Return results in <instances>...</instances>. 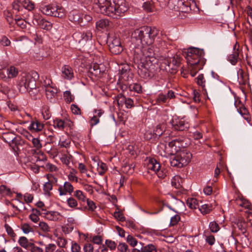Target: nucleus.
Listing matches in <instances>:
<instances>
[{"label": "nucleus", "instance_id": "f257e3e1", "mask_svg": "<svg viewBox=\"0 0 252 252\" xmlns=\"http://www.w3.org/2000/svg\"><path fill=\"white\" fill-rule=\"evenodd\" d=\"M103 14L118 19L120 14L127 11L128 7L125 0H95Z\"/></svg>", "mask_w": 252, "mask_h": 252}, {"label": "nucleus", "instance_id": "f03ea898", "mask_svg": "<svg viewBox=\"0 0 252 252\" xmlns=\"http://www.w3.org/2000/svg\"><path fill=\"white\" fill-rule=\"evenodd\" d=\"M158 33V30L155 28L144 26L134 32V36L139 40L142 46L152 45Z\"/></svg>", "mask_w": 252, "mask_h": 252}, {"label": "nucleus", "instance_id": "7ed1b4c3", "mask_svg": "<svg viewBox=\"0 0 252 252\" xmlns=\"http://www.w3.org/2000/svg\"><path fill=\"white\" fill-rule=\"evenodd\" d=\"M156 50L153 47H149L146 54L144 55L145 62L148 63H158L160 61H164V63H181L182 61L180 54L173 55L167 57L158 56L155 53Z\"/></svg>", "mask_w": 252, "mask_h": 252}, {"label": "nucleus", "instance_id": "20e7f679", "mask_svg": "<svg viewBox=\"0 0 252 252\" xmlns=\"http://www.w3.org/2000/svg\"><path fill=\"white\" fill-rule=\"evenodd\" d=\"M182 55L187 60V63H206L204 58L205 52L203 49L194 47L184 49Z\"/></svg>", "mask_w": 252, "mask_h": 252}, {"label": "nucleus", "instance_id": "39448f33", "mask_svg": "<svg viewBox=\"0 0 252 252\" xmlns=\"http://www.w3.org/2000/svg\"><path fill=\"white\" fill-rule=\"evenodd\" d=\"M192 157V154L188 149H181L171 157V166L177 168H182L189 164Z\"/></svg>", "mask_w": 252, "mask_h": 252}, {"label": "nucleus", "instance_id": "423d86ee", "mask_svg": "<svg viewBox=\"0 0 252 252\" xmlns=\"http://www.w3.org/2000/svg\"><path fill=\"white\" fill-rule=\"evenodd\" d=\"M1 137L4 141L7 143L15 152L19 151L18 146L22 145V139L20 136H17L14 133L12 132H6L2 133Z\"/></svg>", "mask_w": 252, "mask_h": 252}, {"label": "nucleus", "instance_id": "0eeeda50", "mask_svg": "<svg viewBox=\"0 0 252 252\" xmlns=\"http://www.w3.org/2000/svg\"><path fill=\"white\" fill-rule=\"evenodd\" d=\"M41 12L45 15L63 18L65 17L64 9L59 6L48 5L41 7Z\"/></svg>", "mask_w": 252, "mask_h": 252}, {"label": "nucleus", "instance_id": "6e6552de", "mask_svg": "<svg viewBox=\"0 0 252 252\" xmlns=\"http://www.w3.org/2000/svg\"><path fill=\"white\" fill-rule=\"evenodd\" d=\"M20 91L25 92L36 89V81L30 75L25 74L21 77L19 83Z\"/></svg>", "mask_w": 252, "mask_h": 252}, {"label": "nucleus", "instance_id": "1a4fd4ad", "mask_svg": "<svg viewBox=\"0 0 252 252\" xmlns=\"http://www.w3.org/2000/svg\"><path fill=\"white\" fill-rule=\"evenodd\" d=\"M138 74L143 78H147L154 75L155 72V64H136Z\"/></svg>", "mask_w": 252, "mask_h": 252}, {"label": "nucleus", "instance_id": "9d476101", "mask_svg": "<svg viewBox=\"0 0 252 252\" xmlns=\"http://www.w3.org/2000/svg\"><path fill=\"white\" fill-rule=\"evenodd\" d=\"M108 46L110 52L114 55L120 54L124 50L120 38L115 36L109 41Z\"/></svg>", "mask_w": 252, "mask_h": 252}, {"label": "nucleus", "instance_id": "9b49d317", "mask_svg": "<svg viewBox=\"0 0 252 252\" xmlns=\"http://www.w3.org/2000/svg\"><path fill=\"white\" fill-rule=\"evenodd\" d=\"M132 54V58L130 61L133 63H148L145 61V56L140 47H135Z\"/></svg>", "mask_w": 252, "mask_h": 252}, {"label": "nucleus", "instance_id": "f8f14e48", "mask_svg": "<svg viewBox=\"0 0 252 252\" xmlns=\"http://www.w3.org/2000/svg\"><path fill=\"white\" fill-rule=\"evenodd\" d=\"M172 126L175 129L179 131L188 130L189 127V123L185 122L183 119H175L173 120Z\"/></svg>", "mask_w": 252, "mask_h": 252}, {"label": "nucleus", "instance_id": "ddd939ff", "mask_svg": "<svg viewBox=\"0 0 252 252\" xmlns=\"http://www.w3.org/2000/svg\"><path fill=\"white\" fill-rule=\"evenodd\" d=\"M44 127V125L43 124L35 119L34 121H32L31 122V124L29 127V129L32 132H38L42 131Z\"/></svg>", "mask_w": 252, "mask_h": 252}, {"label": "nucleus", "instance_id": "4468645a", "mask_svg": "<svg viewBox=\"0 0 252 252\" xmlns=\"http://www.w3.org/2000/svg\"><path fill=\"white\" fill-rule=\"evenodd\" d=\"M63 77L66 79L70 80L74 77L73 70L72 67L67 64H64L62 69Z\"/></svg>", "mask_w": 252, "mask_h": 252}, {"label": "nucleus", "instance_id": "2eb2a0df", "mask_svg": "<svg viewBox=\"0 0 252 252\" xmlns=\"http://www.w3.org/2000/svg\"><path fill=\"white\" fill-rule=\"evenodd\" d=\"M180 64H160L158 67L160 69L163 68L167 72L170 74H175Z\"/></svg>", "mask_w": 252, "mask_h": 252}, {"label": "nucleus", "instance_id": "dca6fc26", "mask_svg": "<svg viewBox=\"0 0 252 252\" xmlns=\"http://www.w3.org/2000/svg\"><path fill=\"white\" fill-rule=\"evenodd\" d=\"M236 44L234 46L233 53L228 56V61L231 63H237L241 61V56H240V51L237 49L235 50Z\"/></svg>", "mask_w": 252, "mask_h": 252}, {"label": "nucleus", "instance_id": "f3484780", "mask_svg": "<svg viewBox=\"0 0 252 252\" xmlns=\"http://www.w3.org/2000/svg\"><path fill=\"white\" fill-rule=\"evenodd\" d=\"M90 65L89 71L92 73H94L95 75L100 73H103L105 70L103 68L104 64H89Z\"/></svg>", "mask_w": 252, "mask_h": 252}, {"label": "nucleus", "instance_id": "a211bd4d", "mask_svg": "<svg viewBox=\"0 0 252 252\" xmlns=\"http://www.w3.org/2000/svg\"><path fill=\"white\" fill-rule=\"evenodd\" d=\"M63 188L64 189H62V187H60L59 188L60 195H65L66 192H68L71 194L73 190V187L69 182H65L64 183Z\"/></svg>", "mask_w": 252, "mask_h": 252}, {"label": "nucleus", "instance_id": "6ab92c4d", "mask_svg": "<svg viewBox=\"0 0 252 252\" xmlns=\"http://www.w3.org/2000/svg\"><path fill=\"white\" fill-rule=\"evenodd\" d=\"M147 166L148 169L153 170L156 172L160 168L161 165L156 159L150 158L149 160Z\"/></svg>", "mask_w": 252, "mask_h": 252}, {"label": "nucleus", "instance_id": "aec40b11", "mask_svg": "<svg viewBox=\"0 0 252 252\" xmlns=\"http://www.w3.org/2000/svg\"><path fill=\"white\" fill-rule=\"evenodd\" d=\"M42 211H45L44 214L46 219L50 220L55 221L58 220L59 213L55 211H46L44 209H42Z\"/></svg>", "mask_w": 252, "mask_h": 252}, {"label": "nucleus", "instance_id": "412c9836", "mask_svg": "<svg viewBox=\"0 0 252 252\" xmlns=\"http://www.w3.org/2000/svg\"><path fill=\"white\" fill-rule=\"evenodd\" d=\"M237 76L240 84L245 85L247 83V75L242 69H239L237 71Z\"/></svg>", "mask_w": 252, "mask_h": 252}, {"label": "nucleus", "instance_id": "4be33fe9", "mask_svg": "<svg viewBox=\"0 0 252 252\" xmlns=\"http://www.w3.org/2000/svg\"><path fill=\"white\" fill-rule=\"evenodd\" d=\"M135 165L133 163H125L122 167V170L123 172L127 174H131L134 171Z\"/></svg>", "mask_w": 252, "mask_h": 252}, {"label": "nucleus", "instance_id": "5701e85b", "mask_svg": "<svg viewBox=\"0 0 252 252\" xmlns=\"http://www.w3.org/2000/svg\"><path fill=\"white\" fill-rule=\"evenodd\" d=\"M165 126L160 124L158 125L153 131V137H160L165 131Z\"/></svg>", "mask_w": 252, "mask_h": 252}, {"label": "nucleus", "instance_id": "b1692460", "mask_svg": "<svg viewBox=\"0 0 252 252\" xmlns=\"http://www.w3.org/2000/svg\"><path fill=\"white\" fill-rule=\"evenodd\" d=\"M18 243L21 247L28 250L30 247L29 246L32 243L30 242L26 237L22 236L20 237Z\"/></svg>", "mask_w": 252, "mask_h": 252}, {"label": "nucleus", "instance_id": "393cba45", "mask_svg": "<svg viewBox=\"0 0 252 252\" xmlns=\"http://www.w3.org/2000/svg\"><path fill=\"white\" fill-rule=\"evenodd\" d=\"M168 147L171 149L170 154L173 156L175 155L174 153L176 154L179 151L178 148H180V145L177 144V140H173L168 143Z\"/></svg>", "mask_w": 252, "mask_h": 252}, {"label": "nucleus", "instance_id": "a878e982", "mask_svg": "<svg viewBox=\"0 0 252 252\" xmlns=\"http://www.w3.org/2000/svg\"><path fill=\"white\" fill-rule=\"evenodd\" d=\"M8 77L12 78L15 77L18 74V69L14 66H10L6 69Z\"/></svg>", "mask_w": 252, "mask_h": 252}, {"label": "nucleus", "instance_id": "bb28decb", "mask_svg": "<svg viewBox=\"0 0 252 252\" xmlns=\"http://www.w3.org/2000/svg\"><path fill=\"white\" fill-rule=\"evenodd\" d=\"M238 111L248 122L249 123L250 122L251 118L249 116V113L246 107H245L244 106L240 107L239 109H238Z\"/></svg>", "mask_w": 252, "mask_h": 252}, {"label": "nucleus", "instance_id": "cd10ccee", "mask_svg": "<svg viewBox=\"0 0 252 252\" xmlns=\"http://www.w3.org/2000/svg\"><path fill=\"white\" fill-rule=\"evenodd\" d=\"M45 90L47 97L49 99H52L57 93V90L50 86L46 87Z\"/></svg>", "mask_w": 252, "mask_h": 252}, {"label": "nucleus", "instance_id": "c85d7f7f", "mask_svg": "<svg viewBox=\"0 0 252 252\" xmlns=\"http://www.w3.org/2000/svg\"><path fill=\"white\" fill-rule=\"evenodd\" d=\"M109 26V21L107 19H100L96 22V27L101 29H107Z\"/></svg>", "mask_w": 252, "mask_h": 252}, {"label": "nucleus", "instance_id": "c756f323", "mask_svg": "<svg viewBox=\"0 0 252 252\" xmlns=\"http://www.w3.org/2000/svg\"><path fill=\"white\" fill-rule=\"evenodd\" d=\"M13 192L11 189L7 187L5 185H1L0 186V194L2 196H11Z\"/></svg>", "mask_w": 252, "mask_h": 252}, {"label": "nucleus", "instance_id": "7c9ffc66", "mask_svg": "<svg viewBox=\"0 0 252 252\" xmlns=\"http://www.w3.org/2000/svg\"><path fill=\"white\" fill-rule=\"evenodd\" d=\"M141 252H157L156 247L152 244H148L141 248Z\"/></svg>", "mask_w": 252, "mask_h": 252}, {"label": "nucleus", "instance_id": "2f4dec72", "mask_svg": "<svg viewBox=\"0 0 252 252\" xmlns=\"http://www.w3.org/2000/svg\"><path fill=\"white\" fill-rule=\"evenodd\" d=\"M37 26H38L40 28L46 30H50L52 27V24L44 19L41 20V21Z\"/></svg>", "mask_w": 252, "mask_h": 252}, {"label": "nucleus", "instance_id": "473e14b6", "mask_svg": "<svg viewBox=\"0 0 252 252\" xmlns=\"http://www.w3.org/2000/svg\"><path fill=\"white\" fill-rule=\"evenodd\" d=\"M187 205L191 209L199 207V204L197 202V200L193 198L188 199L187 201Z\"/></svg>", "mask_w": 252, "mask_h": 252}, {"label": "nucleus", "instance_id": "72a5a7b5", "mask_svg": "<svg viewBox=\"0 0 252 252\" xmlns=\"http://www.w3.org/2000/svg\"><path fill=\"white\" fill-rule=\"evenodd\" d=\"M128 87L130 91H133L137 93H141L142 92V87L139 83L130 84Z\"/></svg>", "mask_w": 252, "mask_h": 252}, {"label": "nucleus", "instance_id": "f704fd0d", "mask_svg": "<svg viewBox=\"0 0 252 252\" xmlns=\"http://www.w3.org/2000/svg\"><path fill=\"white\" fill-rule=\"evenodd\" d=\"M199 209L202 214H206L209 213L212 208L211 205L205 204L199 205Z\"/></svg>", "mask_w": 252, "mask_h": 252}, {"label": "nucleus", "instance_id": "c9c22d12", "mask_svg": "<svg viewBox=\"0 0 252 252\" xmlns=\"http://www.w3.org/2000/svg\"><path fill=\"white\" fill-rule=\"evenodd\" d=\"M69 18L71 21H72L74 23H79L80 21V15L77 12H75V13H74V12L70 13V15H69Z\"/></svg>", "mask_w": 252, "mask_h": 252}, {"label": "nucleus", "instance_id": "e433bc0d", "mask_svg": "<svg viewBox=\"0 0 252 252\" xmlns=\"http://www.w3.org/2000/svg\"><path fill=\"white\" fill-rule=\"evenodd\" d=\"M43 18H42L41 16L38 13H34L33 15V19L32 23L33 26H36L41 21Z\"/></svg>", "mask_w": 252, "mask_h": 252}, {"label": "nucleus", "instance_id": "4c0bfd02", "mask_svg": "<svg viewBox=\"0 0 252 252\" xmlns=\"http://www.w3.org/2000/svg\"><path fill=\"white\" fill-rule=\"evenodd\" d=\"M81 37L82 39L79 42H83L84 41L91 40L92 38V33L90 31H87L86 32L82 33Z\"/></svg>", "mask_w": 252, "mask_h": 252}, {"label": "nucleus", "instance_id": "58836bf2", "mask_svg": "<svg viewBox=\"0 0 252 252\" xmlns=\"http://www.w3.org/2000/svg\"><path fill=\"white\" fill-rule=\"evenodd\" d=\"M197 80V83L198 85L201 86L202 88L205 91L204 89L205 87V80L204 77V75L203 74H199L198 77L196 78Z\"/></svg>", "mask_w": 252, "mask_h": 252}, {"label": "nucleus", "instance_id": "ea45409f", "mask_svg": "<svg viewBox=\"0 0 252 252\" xmlns=\"http://www.w3.org/2000/svg\"><path fill=\"white\" fill-rule=\"evenodd\" d=\"M74 195L78 198V200L85 202L87 198L84 195L83 192L80 190H77L74 192Z\"/></svg>", "mask_w": 252, "mask_h": 252}, {"label": "nucleus", "instance_id": "a19ab883", "mask_svg": "<svg viewBox=\"0 0 252 252\" xmlns=\"http://www.w3.org/2000/svg\"><path fill=\"white\" fill-rule=\"evenodd\" d=\"M42 115L44 119L45 120H48L51 116L49 108L44 107L42 111Z\"/></svg>", "mask_w": 252, "mask_h": 252}, {"label": "nucleus", "instance_id": "79ce46f5", "mask_svg": "<svg viewBox=\"0 0 252 252\" xmlns=\"http://www.w3.org/2000/svg\"><path fill=\"white\" fill-rule=\"evenodd\" d=\"M167 97L166 94H159L156 99V102L158 104H160V103H165L167 100Z\"/></svg>", "mask_w": 252, "mask_h": 252}, {"label": "nucleus", "instance_id": "37998d69", "mask_svg": "<svg viewBox=\"0 0 252 252\" xmlns=\"http://www.w3.org/2000/svg\"><path fill=\"white\" fill-rule=\"evenodd\" d=\"M64 97L65 101L67 103H70L74 100V98L69 91H66L64 93Z\"/></svg>", "mask_w": 252, "mask_h": 252}, {"label": "nucleus", "instance_id": "c03bdc74", "mask_svg": "<svg viewBox=\"0 0 252 252\" xmlns=\"http://www.w3.org/2000/svg\"><path fill=\"white\" fill-rule=\"evenodd\" d=\"M31 141L33 144V146L37 150H39L42 148V144H41L40 141L38 138L33 137Z\"/></svg>", "mask_w": 252, "mask_h": 252}, {"label": "nucleus", "instance_id": "a18cd8bd", "mask_svg": "<svg viewBox=\"0 0 252 252\" xmlns=\"http://www.w3.org/2000/svg\"><path fill=\"white\" fill-rule=\"evenodd\" d=\"M209 227L212 232H217L220 229L219 224L216 221H212L210 223Z\"/></svg>", "mask_w": 252, "mask_h": 252}, {"label": "nucleus", "instance_id": "49530a36", "mask_svg": "<svg viewBox=\"0 0 252 252\" xmlns=\"http://www.w3.org/2000/svg\"><path fill=\"white\" fill-rule=\"evenodd\" d=\"M118 250L121 252H130L128 246L125 243H120L118 246Z\"/></svg>", "mask_w": 252, "mask_h": 252}, {"label": "nucleus", "instance_id": "de8ad7c7", "mask_svg": "<svg viewBox=\"0 0 252 252\" xmlns=\"http://www.w3.org/2000/svg\"><path fill=\"white\" fill-rule=\"evenodd\" d=\"M54 126L55 127L56 126L59 128L63 129L64 127V122L62 120L56 119L54 121Z\"/></svg>", "mask_w": 252, "mask_h": 252}, {"label": "nucleus", "instance_id": "09e8293b", "mask_svg": "<svg viewBox=\"0 0 252 252\" xmlns=\"http://www.w3.org/2000/svg\"><path fill=\"white\" fill-rule=\"evenodd\" d=\"M127 243L132 247H134L137 244V240L131 235H128L126 239Z\"/></svg>", "mask_w": 252, "mask_h": 252}, {"label": "nucleus", "instance_id": "8fccbe9b", "mask_svg": "<svg viewBox=\"0 0 252 252\" xmlns=\"http://www.w3.org/2000/svg\"><path fill=\"white\" fill-rule=\"evenodd\" d=\"M30 247L28 251H30L31 252H43V250L42 248L37 247L35 245V244L32 243V244L29 246Z\"/></svg>", "mask_w": 252, "mask_h": 252}, {"label": "nucleus", "instance_id": "3c124183", "mask_svg": "<svg viewBox=\"0 0 252 252\" xmlns=\"http://www.w3.org/2000/svg\"><path fill=\"white\" fill-rule=\"evenodd\" d=\"M190 4V3H187L186 6H182L181 5H178L179 11L182 12L188 13L191 10Z\"/></svg>", "mask_w": 252, "mask_h": 252}, {"label": "nucleus", "instance_id": "603ef678", "mask_svg": "<svg viewBox=\"0 0 252 252\" xmlns=\"http://www.w3.org/2000/svg\"><path fill=\"white\" fill-rule=\"evenodd\" d=\"M105 245H107L111 251L115 250L117 244L114 242L110 240H106L105 241Z\"/></svg>", "mask_w": 252, "mask_h": 252}, {"label": "nucleus", "instance_id": "864d4df0", "mask_svg": "<svg viewBox=\"0 0 252 252\" xmlns=\"http://www.w3.org/2000/svg\"><path fill=\"white\" fill-rule=\"evenodd\" d=\"M21 229L25 234L33 231V229L28 223H24L21 226Z\"/></svg>", "mask_w": 252, "mask_h": 252}, {"label": "nucleus", "instance_id": "5fc2aeb1", "mask_svg": "<svg viewBox=\"0 0 252 252\" xmlns=\"http://www.w3.org/2000/svg\"><path fill=\"white\" fill-rule=\"evenodd\" d=\"M160 178H164L166 176V171L164 168H160L155 172Z\"/></svg>", "mask_w": 252, "mask_h": 252}, {"label": "nucleus", "instance_id": "6e6d98bb", "mask_svg": "<svg viewBox=\"0 0 252 252\" xmlns=\"http://www.w3.org/2000/svg\"><path fill=\"white\" fill-rule=\"evenodd\" d=\"M114 217L121 221H124L125 220V217L124 216L123 214L120 211L115 212L114 214Z\"/></svg>", "mask_w": 252, "mask_h": 252}, {"label": "nucleus", "instance_id": "4d7b16f0", "mask_svg": "<svg viewBox=\"0 0 252 252\" xmlns=\"http://www.w3.org/2000/svg\"><path fill=\"white\" fill-rule=\"evenodd\" d=\"M15 23L17 26H19L22 29H25L26 27V22L25 20L22 19H15Z\"/></svg>", "mask_w": 252, "mask_h": 252}, {"label": "nucleus", "instance_id": "13d9d810", "mask_svg": "<svg viewBox=\"0 0 252 252\" xmlns=\"http://www.w3.org/2000/svg\"><path fill=\"white\" fill-rule=\"evenodd\" d=\"M180 220V217L179 215H175L171 218L170 225L171 226L175 225L178 223Z\"/></svg>", "mask_w": 252, "mask_h": 252}, {"label": "nucleus", "instance_id": "bf43d9fd", "mask_svg": "<svg viewBox=\"0 0 252 252\" xmlns=\"http://www.w3.org/2000/svg\"><path fill=\"white\" fill-rule=\"evenodd\" d=\"M5 228L7 234L12 237H14L16 236V234L14 232L13 229L9 226L7 224H5Z\"/></svg>", "mask_w": 252, "mask_h": 252}, {"label": "nucleus", "instance_id": "052dcab7", "mask_svg": "<svg viewBox=\"0 0 252 252\" xmlns=\"http://www.w3.org/2000/svg\"><path fill=\"white\" fill-rule=\"evenodd\" d=\"M92 242L94 244L100 245L102 242V236L99 235L94 236L93 237Z\"/></svg>", "mask_w": 252, "mask_h": 252}, {"label": "nucleus", "instance_id": "680f3d73", "mask_svg": "<svg viewBox=\"0 0 252 252\" xmlns=\"http://www.w3.org/2000/svg\"><path fill=\"white\" fill-rule=\"evenodd\" d=\"M197 64H189V68L190 69V74L191 76L194 77L198 72L195 69L196 65Z\"/></svg>", "mask_w": 252, "mask_h": 252}, {"label": "nucleus", "instance_id": "e2e57ef3", "mask_svg": "<svg viewBox=\"0 0 252 252\" xmlns=\"http://www.w3.org/2000/svg\"><path fill=\"white\" fill-rule=\"evenodd\" d=\"M71 110L74 114L80 115L81 113V109L76 104H72L71 106Z\"/></svg>", "mask_w": 252, "mask_h": 252}, {"label": "nucleus", "instance_id": "0e129e2a", "mask_svg": "<svg viewBox=\"0 0 252 252\" xmlns=\"http://www.w3.org/2000/svg\"><path fill=\"white\" fill-rule=\"evenodd\" d=\"M67 204L71 208L75 207L77 205V201L73 197H70L67 200Z\"/></svg>", "mask_w": 252, "mask_h": 252}, {"label": "nucleus", "instance_id": "69168bd1", "mask_svg": "<svg viewBox=\"0 0 252 252\" xmlns=\"http://www.w3.org/2000/svg\"><path fill=\"white\" fill-rule=\"evenodd\" d=\"M83 249L85 252H93L94 247L92 244L86 243L84 245Z\"/></svg>", "mask_w": 252, "mask_h": 252}, {"label": "nucleus", "instance_id": "338daca9", "mask_svg": "<svg viewBox=\"0 0 252 252\" xmlns=\"http://www.w3.org/2000/svg\"><path fill=\"white\" fill-rule=\"evenodd\" d=\"M39 226L43 231L45 232L50 231V227L46 223L42 221L40 222L39 223Z\"/></svg>", "mask_w": 252, "mask_h": 252}, {"label": "nucleus", "instance_id": "774afa93", "mask_svg": "<svg viewBox=\"0 0 252 252\" xmlns=\"http://www.w3.org/2000/svg\"><path fill=\"white\" fill-rule=\"evenodd\" d=\"M0 44L3 46H7L10 44V41L5 36L2 37L0 41Z\"/></svg>", "mask_w": 252, "mask_h": 252}]
</instances>
